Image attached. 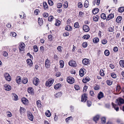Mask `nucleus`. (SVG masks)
Segmentation results:
<instances>
[{"instance_id":"obj_58","label":"nucleus","mask_w":124,"mask_h":124,"mask_svg":"<svg viewBox=\"0 0 124 124\" xmlns=\"http://www.w3.org/2000/svg\"><path fill=\"white\" fill-rule=\"evenodd\" d=\"M3 54L4 56L7 57L8 56V54L6 52L4 51L3 52Z\"/></svg>"},{"instance_id":"obj_4","label":"nucleus","mask_w":124,"mask_h":124,"mask_svg":"<svg viewBox=\"0 0 124 124\" xmlns=\"http://www.w3.org/2000/svg\"><path fill=\"white\" fill-rule=\"evenodd\" d=\"M87 94H84L82 95L81 101L82 102H85L87 99Z\"/></svg>"},{"instance_id":"obj_23","label":"nucleus","mask_w":124,"mask_h":124,"mask_svg":"<svg viewBox=\"0 0 124 124\" xmlns=\"http://www.w3.org/2000/svg\"><path fill=\"white\" fill-rule=\"evenodd\" d=\"M26 62L28 64L30 65L31 66L33 64L32 61L30 59H27L26 60Z\"/></svg>"},{"instance_id":"obj_11","label":"nucleus","mask_w":124,"mask_h":124,"mask_svg":"<svg viewBox=\"0 0 124 124\" xmlns=\"http://www.w3.org/2000/svg\"><path fill=\"white\" fill-rule=\"evenodd\" d=\"M83 29L86 32L88 31L89 30V27L86 25H85L83 26Z\"/></svg>"},{"instance_id":"obj_25","label":"nucleus","mask_w":124,"mask_h":124,"mask_svg":"<svg viewBox=\"0 0 124 124\" xmlns=\"http://www.w3.org/2000/svg\"><path fill=\"white\" fill-rule=\"evenodd\" d=\"M65 30L68 31H70L72 30V28L70 26L68 25L65 27Z\"/></svg>"},{"instance_id":"obj_20","label":"nucleus","mask_w":124,"mask_h":124,"mask_svg":"<svg viewBox=\"0 0 124 124\" xmlns=\"http://www.w3.org/2000/svg\"><path fill=\"white\" fill-rule=\"evenodd\" d=\"M79 73V75L81 77H82L84 76V71L82 69H80Z\"/></svg>"},{"instance_id":"obj_47","label":"nucleus","mask_w":124,"mask_h":124,"mask_svg":"<svg viewBox=\"0 0 124 124\" xmlns=\"http://www.w3.org/2000/svg\"><path fill=\"white\" fill-rule=\"evenodd\" d=\"M53 18L54 17L53 16H50L48 17V20L49 21H51Z\"/></svg>"},{"instance_id":"obj_12","label":"nucleus","mask_w":124,"mask_h":124,"mask_svg":"<svg viewBox=\"0 0 124 124\" xmlns=\"http://www.w3.org/2000/svg\"><path fill=\"white\" fill-rule=\"evenodd\" d=\"M25 46V45L24 43H22L21 45H20V46L19 47V50L21 51H23Z\"/></svg>"},{"instance_id":"obj_37","label":"nucleus","mask_w":124,"mask_h":124,"mask_svg":"<svg viewBox=\"0 0 124 124\" xmlns=\"http://www.w3.org/2000/svg\"><path fill=\"white\" fill-rule=\"evenodd\" d=\"M90 36L88 35H85L83 37V38L85 39H87L89 38Z\"/></svg>"},{"instance_id":"obj_27","label":"nucleus","mask_w":124,"mask_h":124,"mask_svg":"<svg viewBox=\"0 0 124 124\" xmlns=\"http://www.w3.org/2000/svg\"><path fill=\"white\" fill-rule=\"evenodd\" d=\"M122 19V17L119 16L117 17L116 19V21L118 23H119Z\"/></svg>"},{"instance_id":"obj_36","label":"nucleus","mask_w":124,"mask_h":124,"mask_svg":"<svg viewBox=\"0 0 124 124\" xmlns=\"http://www.w3.org/2000/svg\"><path fill=\"white\" fill-rule=\"evenodd\" d=\"M104 54L106 55L107 56H108L109 54V51L107 50H106L104 52Z\"/></svg>"},{"instance_id":"obj_62","label":"nucleus","mask_w":124,"mask_h":124,"mask_svg":"<svg viewBox=\"0 0 124 124\" xmlns=\"http://www.w3.org/2000/svg\"><path fill=\"white\" fill-rule=\"evenodd\" d=\"M62 3H59L57 5V7L58 8H60L62 6Z\"/></svg>"},{"instance_id":"obj_18","label":"nucleus","mask_w":124,"mask_h":124,"mask_svg":"<svg viewBox=\"0 0 124 124\" xmlns=\"http://www.w3.org/2000/svg\"><path fill=\"white\" fill-rule=\"evenodd\" d=\"M28 117L30 120L32 121L33 119V116L31 113H30L28 114Z\"/></svg>"},{"instance_id":"obj_32","label":"nucleus","mask_w":124,"mask_h":124,"mask_svg":"<svg viewBox=\"0 0 124 124\" xmlns=\"http://www.w3.org/2000/svg\"><path fill=\"white\" fill-rule=\"evenodd\" d=\"M25 109L23 107H20V114H21L23 113L24 112Z\"/></svg>"},{"instance_id":"obj_44","label":"nucleus","mask_w":124,"mask_h":124,"mask_svg":"<svg viewBox=\"0 0 124 124\" xmlns=\"http://www.w3.org/2000/svg\"><path fill=\"white\" fill-rule=\"evenodd\" d=\"M60 23L61 22L59 20H57L56 23L55 24V25L57 26H59L60 24Z\"/></svg>"},{"instance_id":"obj_7","label":"nucleus","mask_w":124,"mask_h":124,"mask_svg":"<svg viewBox=\"0 0 124 124\" xmlns=\"http://www.w3.org/2000/svg\"><path fill=\"white\" fill-rule=\"evenodd\" d=\"M69 64L70 66L73 67H76L77 64L75 62L73 61H70L69 63Z\"/></svg>"},{"instance_id":"obj_24","label":"nucleus","mask_w":124,"mask_h":124,"mask_svg":"<svg viewBox=\"0 0 124 124\" xmlns=\"http://www.w3.org/2000/svg\"><path fill=\"white\" fill-rule=\"evenodd\" d=\"M61 86V84H60L59 83L55 85L54 86V88L55 89H57L60 88Z\"/></svg>"},{"instance_id":"obj_15","label":"nucleus","mask_w":124,"mask_h":124,"mask_svg":"<svg viewBox=\"0 0 124 124\" xmlns=\"http://www.w3.org/2000/svg\"><path fill=\"white\" fill-rule=\"evenodd\" d=\"M103 97V93L101 92H100L98 94L97 96L98 99H100L101 98H102Z\"/></svg>"},{"instance_id":"obj_34","label":"nucleus","mask_w":124,"mask_h":124,"mask_svg":"<svg viewBox=\"0 0 124 124\" xmlns=\"http://www.w3.org/2000/svg\"><path fill=\"white\" fill-rule=\"evenodd\" d=\"M60 67L61 68H63L64 65V62L62 60H60Z\"/></svg>"},{"instance_id":"obj_50","label":"nucleus","mask_w":124,"mask_h":124,"mask_svg":"<svg viewBox=\"0 0 124 124\" xmlns=\"http://www.w3.org/2000/svg\"><path fill=\"white\" fill-rule=\"evenodd\" d=\"M69 33L68 32H64L63 34V35L64 36H69Z\"/></svg>"},{"instance_id":"obj_31","label":"nucleus","mask_w":124,"mask_h":124,"mask_svg":"<svg viewBox=\"0 0 124 124\" xmlns=\"http://www.w3.org/2000/svg\"><path fill=\"white\" fill-rule=\"evenodd\" d=\"M99 41V39L97 38H94L93 40V42L95 43H97Z\"/></svg>"},{"instance_id":"obj_5","label":"nucleus","mask_w":124,"mask_h":124,"mask_svg":"<svg viewBox=\"0 0 124 124\" xmlns=\"http://www.w3.org/2000/svg\"><path fill=\"white\" fill-rule=\"evenodd\" d=\"M54 81L53 80H48L46 82V85L48 86H50L53 83Z\"/></svg>"},{"instance_id":"obj_45","label":"nucleus","mask_w":124,"mask_h":124,"mask_svg":"<svg viewBox=\"0 0 124 124\" xmlns=\"http://www.w3.org/2000/svg\"><path fill=\"white\" fill-rule=\"evenodd\" d=\"M63 5L64 6V8H67L68 7V3L67 1H66V2H65Z\"/></svg>"},{"instance_id":"obj_49","label":"nucleus","mask_w":124,"mask_h":124,"mask_svg":"<svg viewBox=\"0 0 124 124\" xmlns=\"http://www.w3.org/2000/svg\"><path fill=\"white\" fill-rule=\"evenodd\" d=\"M48 3L50 6H52L53 4V1L51 0H48Z\"/></svg>"},{"instance_id":"obj_35","label":"nucleus","mask_w":124,"mask_h":124,"mask_svg":"<svg viewBox=\"0 0 124 124\" xmlns=\"http://www.w3.org/2000/svg\"><path fill=\"white\" fill-rule=\"evenodd\" d=\"M99 116L97 115L94 117L93 119V120L94 121L96 122L99 120Z\"/></svg>"},{"instance_id":"obj_2","label":"nucleus","mask_w":124,"mask_h":124,"mask_svg":"<svg viewBox=\"0 0 124 124\" xmlns=\"http://www.w3.org/2000/svg\"><path fill=\"white\" fill-rule=\"evenodd\" d=\"M116 101L117 102L118 104L119 105H120L121 104L124 103V100L121 98H118L116 100Z\"/></svg>"},{"instance_id":"obj_43","label":"nucleus","mask_w":124,"mask_h":124,"mask_svg":"<svg viewBox=\"0 0 124 124\" xmlns=\"http://www.w3.org/2000/svg\"><path fill=\"white\" fill-rule=\"evenodd\" d=\"M37 104L38 107H40L41 106V102L40 101L38 100L37 101Z\"/></svg>"},{"instance_id":"obj_6","label":"nucleus","mask_w":124,"mask_h":124,"mask_svg":"<svg viewBox=\"0 0 124 124\" xmlns=\"http://www.w3.org/2000/svg\"><path fill=\"white\" fill-rule=\"evenodd\" d=\"M4 77L5 79L7 80L8 81H10L11 80V77L10 75L8 73H6L4 74Z\"/></svg>"},{"instance_id":"obj_54","label":"nucleus","mask_w":124,"mask_h":124,"mask_svg":"<svg viewBox=\"0 0 124 124\" xmlns=\"http://www.w3.org/2000/svg\"><path fill=\"white\" fill-rule=\"evenodd\" d=\"M33 48L35 52H37L38 51V47L36 46H34L33 47Z\"/></svg>"},{"instance_id":"obj_52","label":"nucleus","mask_w":124,"mask_h":124,"mask_svg":"<svg viewBox=\"0 0 124 124\" xmlns=\"http://www.w3.org/2000/svg\"><path fill=\"white\" fill-rule=\"evenodd\" d=\"M7 116L9 117H11L12 116L11 113L9 111L7 112Z\"/></svg>"},{"instance_id":"obj_57","label":"nucleus","mask_w":124,"mask_h":124,"mask_svg":"<svg viewBox=\"0 0 124 124\" xmlns=\"http://www.w3.org/2000/svg\"><path fill=\"white\" fill-rule=\"evenodd\" d=\"M82 45L84 47H86L87 45V44L86 42H84L83 43Z\"/></svg>"},{"instance_id":"obj_17","label":"nucleus","mask_w":124,"mask_h":124,"mask_svg":"<svg viewBox=\"0 0 124 124\" xmlns=\"http://www.w3.org/2000/svg\"><path fill=\"white\" fill-rule=\"evenodd\" d=\"M21 81V78L20 77L18 76L16 78V83L18 84H19Z\"/></svg>"},{"instance_id":"obj_48","label":"nucleus","mask_w":124,"mask_h":124,"mask_svg":"<svg viewBox=\"0 0 124 124\" xmlns=\"http://www.w3.org/2000/svg\"><path fill=\"white\" fill-rule=\"evenodd\" d=\"M101 18L103 19H105L106 18V16L103 13L102 14L101 16Z\"/></svg>"},{"instance_id":"obj_53","label":"nucleus","mask_w":124,"mask_h":124,"mask_svg":"<svg viewBox=\"0 0 124 124\" xmlns=\"http://www.w3.org/2000/svg\"><path fill=\"white\" fill-rule=\"evenodd\" d=\"M74 26L76 28H78L79 27L78 23H75L74 24Z\"/></svg>"},{"instance_id":"obj_30","label":"nucleus","mask_w":124,"mask_h":124,"mask_svg":"<svg viewBox=\"0 0 124 124\" xmlns=\"http://www.w3.org/2000/svg\"><path fill=\"white\" fill-rule=\"evenodd\" d=\"M89 6V2L87 0H86L84 4V6L86 8H87Z\"/></svg>"},{"instance_id":"obj_55","label":"nucleus","mask_w":124,"mask_h":124,"mask_svg":"<svg viewBox=\"0 0 124 124\" xmlns=\"http://www.w3.org/2000/svg\"><path fill=\"white\" fill-rule=\"evenodd\" d=\"M111 76L112 77L114 78H116V75L114 73H112L111 74Z\"/></svg>"},{"instance_id":"obj_10","label":"nucleus","mask_w":124,"mask_h":124,"mask_svg":"<svg viewBox=\"0 0 124 124\" xmlns=\"http://www.w3.org/2000/svg\"><path fill=\"white\" fill-rule=\"evenodd\" d=\"M50 61L49 60L47 59L45 62V66L47 68H49L50 67Z\"/></svg>"},{"instance_id":"obj_59","label":"nucleus","mask_w":124,"mask_h":124,"mask_svg":"<svg viewBox=\"0 0 124 124\" xmlns=\"http://www.w3.org/2000/svg\"><path fill=\"white\" fill-rule=\"evenodd\" d=\"M121 88L120 86L118 85H117L116 87V91L117 92H118L120 89Z\"/></svg>"},{"instance_id":"obj_40","label":"nucleus","mask_w":124,"mask_h":124,"mask_svg":"<svg viewBox=\"0 0 124 124\" xmlns=\"http://www.w3.org/2000/svg\"><path fill=\"white\" fill-rule=\"evenodd\" d=\"M33 89L31 87L29 88L28 89V92L30 93H32Z\"/></svg>"},{"instance_id":"obj_22","label":"nucleus","mask_w":124,"mask_h":124,"mask_svg":"<svg viewBox=\"0 0 124 124\" xmlns=\"http://www.w3.org/2000/svg\"><path fill=\"white\" fill-rule=\"evenodd\" d=\"M119 64L121 67H124V60H120L119 62Z\"/></svg>"},{"instance_id":"obj_33","label":"nucleus","mask_w":124,"mask_h":124,"mask_svg":"<svg viewBox=\"0 0 124 124\" xmlns=\"http://www.w3.org/2000/svg\"><path fill=\"white\" fill-rule=\"evenodd\" d=\"M38 23L40 25H41L42 24H43V22L42 20L41 19H40L39 18H38Z\"/></svg>"},{"instance_id":"obj_21","label":"nucleus","mask_w":124,"mask_h":124,"mask_svg":"<svg viewBox=\"0 0 124 124\" xmlns=\"http://www.w3.org/2000/svg\"><path fill=\"white\" fill-rule=\"evenodd\" d=\"M43 7L44 9L46 10L48 8V5L46 2H44L43 3Z\"/></svg>"},{"instance_id":"obj_8","label":"nucleus","mask_w":124,"mask_h":124,"mask_svg":"<svg viewBox=\"0 0 124 124\" xmlns=\"http://www.w3.org/2000/svg\"><path fill=\"white\" fill-rule=\"evenodd\" d=\"M4 89L6 91H9L11 89V87L10 86L7 84L4 85Z\"/></svg>"},{"instance_id":"obj_42","label":"nucleus","mask_w":124,"mask_h":124,"mask_svg":"<svg viewBox=\"0 0 124 124\" xmlns=\"http://www.w3.org/2000/svg\"><path fill=\"white\" fill-rule=\"evenodd\" d=\"M101 122L102 124H104L106 122V118L105 117H103L101 118Z\"/></svg>"},{"instance_id":"obj_39","label":"nucleus","mask_w":124,"mask_h":124,"mask_svg":"<svg viewBox=\"0 0 124 124\" xmlns=\"http://www.w3.org/2000/svg\"><path fill=\"white\" fill-rule=\"evenodd\" d=\"M114 27H111L108 28V31L110 32H112L114 31Z\"/></svg>"},{"instance_id":"obj_38","label":"nucleus","mask_w":124,"mask_h":124,"mask_svg":"<svg viewBox=\"0 0 124 124\" xmlns=\"http://www.w3.org/2000/svg\"><path fill=\"white\" fill-rule=\"evenodd\" d=\"M107 84L109 85H111L113 83V82L112 81H111L110 80H108L107 81Z\"/></svg>"},{"instance_id":"obj_13","label":"nucleus","mask_w":124,"mask_h":124,"mask_svg":"<svg viewBox=\"0 0 124 124\" xmlns=\"http://www.w3.org/2000/svg\"><path fill=\"white\" fill-rule=\"evenodd\" d=\"M22 101L25 105H26L28 103V100L25 98H23L22 99Z\"/></svg>"},{"instance_id":"obj_61","label":"nucleus","mask_w":124,"mask_h":124,"mask_svg":"<svg viewBox=\"0 0 124 124\" xmlns=\"http://www.w3.org/2000/svg\"><path fill=\"white\" fill-rule=\"evenodd\" d=\"M100 74L101 76H103L104 75V74L103 70L100 71Z\"/></svg>"},{"instance_id":"obj_56","label":"nucleus","mask_w":124,"mask_h":124,"mask_svg":"<svg viewBox=\"0 0 124 124\" xmlns=\"http://www.w3.org/2000/svg\"><path fill=\"white\" fill-rule=\"evenodd\" d=\"M102 43L103 44H106L107 42V41L105 39H104L101 41Z\"/></svg>"},{"instance_id":"obj_19","label":"nucleus","mask_w":124,"mask_h":124,"mask_svg":"<svg viewBox=\"0 0 124 124\" xmlns=\"http://www.w3.org/2000/svg\"><path fill=\"white\" fill-rule=\"evenodd\" d=\"M89 78L88 77H86L85 79H83L82 81L84 83H86L89 81Z\"/></svg>"},{"instance_id":"obj_28","label":"nucleus","mask_w":124,"mask_h":124,"mask_svg":"<svg viewBox=\"0 0 124 124\" xmlns=\"http://www.w3.org/2000/svg\"><path fill=\"white\" fill-rule=\"evenodd\" d=\"M99 17L98 16L96 15L95 16H94L93 17V20L94 21L96 22L99 19Z\"/></svg>"},{"instance_id":"obj_1","label":"nucleus","mask_w":124,"mask_h":124,"mask_svg":"<svg viewBox=\"0 0 124 124\" xmlns=\"http://www.w3.org/2000/svg\"><path fill=\"white\" fill-rule=\"evenodd\" d=\"M39 80L36 77L34 78L33 79V83L36 86L38 85L39 83Z\"/></svg>"},{"instance_id":"obj_3","label":"nucleus","mask_w":124,"mask_h":124,"mask_svg":"<svg viewBox=\"0 0 124 124\" xmlns=\"http://www.w3.org/2000/svg\"><path fill=\"white\" fill-rule=\"evenodd\" d=\"M67 82L70 84H73L74 83V78L72 77H68L67 79Z\"/></svg>"},{"instance_id":"obj_41","label":"nucleus","mask_w":124,"mask_h":124,"mask_svg":"<svg viewBox=\"0 0 124 124\" xmlns=\"http://www.w3.org/2000/svg\"><path fill=\"white\" fill-rule=\"evenodd\" d=\"M22 82L24 84H26L28 82V80L27 78H24L22 81Z\"/></svg>"},{"instance_id":"obj_14","label":"nucleus","mask_w":124,"mask_h":124,"mask_svg":"<svg viewBox=\"0 0 124 124\" xmlns=\"http://www.w3.org/2000/svg\"><path fill=\"white\" fill-rule=\"evenodd\" d=\"M114 17V15L112 14H111L109 15L106 18L107 20H109L112 18Z\"/></svg>"},{"instance_id":"obj_51","label":"nucleus","mask_w":124,"mask_h":124,"mask_svg":"<svg viewBox=\"0 0 124 124\" xmlns=\"http://www.w3.org/2000/svg\"><path fill=\"white\" fill-rule=\"evenodd\" d=\"M87 105L88 107L92 105V103L91 101H87Z\"/></svg>"},{"instance_id":"obj_46","label":"nucleus","mask_w":124,"mask_h":124,"mask_svg":"<svg viewBox=\"0 0 124 124\" xmlns=\"http://www.w3.org/2000/svg\"><path fill=\"white\" fill-rule=\"evenodd\" d=\"M13 99L15 100H17L18 99V97L16 94H14L13 95Z\"/></svg>"},{"instance_id":"obj_29","label":"nucleus","mask_w":124,"mask_h":124,"mask_svg":"<svg viewBox=\"0 0 124 124\" xmlns=\"http://www.w3.org/2000/svg\"><path fill=\"white\" fill-rule=\"evenodd\" d=\"M99 11V9L98 8H96L93 9V14H95L97 13Z\"/></svg>"},{"instance_id":"obj_26","label":"nucleus","mask_w":124,"mask_h":124,"mask_svg":"<svg viewBox=\"0 0 124 124\" xmlns=\"http://www.w3.org/2000/svg\"><path fill=\"white\" fill-rule=\"evenodd\" d=\"M118 11L120 12L121 13L124 11V7H121L118 9Z\"/></svg>"},{"instance_id":"obj_9","label":"nucleus","mask_w":124,"mask_h":124,"mask_svg":"<svg viewBox=\"0 0 124 124\" xmlns=\"http://www.w3.org/2000/svg\"><path fill=\"white\" fill-rule=\"evenodd\" d=\"M90 60L89 59L85 58L83 60L82 62L85 65H87L89 64Z\"/></svg>"},{"instance_id":"obj_64","label":"nucleus","mask_w":124,"mask_h":124,"mask_svg":"<svg viewBox=\"0 0 124 124\" xmlns=\"http://www.w3.org/2000/svg\"><path fill=\"white\" fill-rule=\"evenodd\" d=\"M43 15L44 17H46L48 16V15L47 13H43Z\"/></svg>"},{"instance_id":"obj_16","label":"nucleus","mask_w":124,"mask_h":124,"mask_svg":"<svg viewBox=\"0 0 124 124\" xmlns=\"http://www.w3.org/2000/svg\"><path fill=\"white\" fill-rule=\"evenodd\" d=\"M112 104L113 107L116 111H118L119 110V107L116 105L115 104L113 103L112 102Z\"/></svg>"},{"instance_id":"obj_63","label":"nucleus","mask_w":124,"mask_h":124,"mask_svg":"<svg viewBox=\"0 0 124 124\" xmlns=\"http://www.w3.org/2000/svg\"><path fill=\"white\" fill-rule=\"evenodd\" d=\"M74 87L75 89L76 90H78L79 89V86L78 85H75Z\"/></svg>"},{"instance_id":"obj_60","label":"nucleus","mask_w":124,"mask_h":124,"mask_svg":"<svg viewBox=\"0 0 124 124\" xmlns=\"http://www.w3.org/2000/svg\"><path fill=\"white\" fill-rule=\"evenodd\" d=\"M16 35V33L14 32H12L11 33V34L10 35H11L12 36L14 37H15Z\"/></svg>"}]
</instances>
